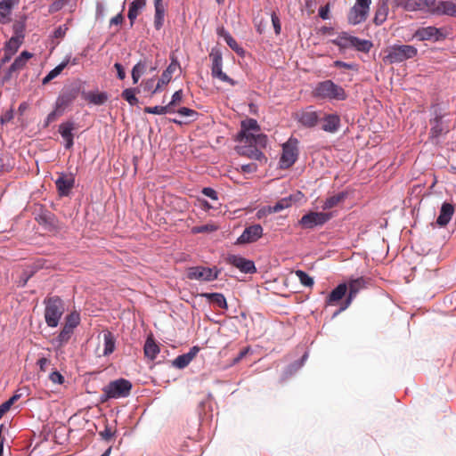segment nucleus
<instances>
[{
    "instance_id": "obj_35",
    "label": "nucleus",
    "mask_w": 456,
    "mask_h": 456,
    "mask_svg": "<svg viewBox=\"0 0 456 456\" xmlns=\"http://www.w3.org/2000/svg\"><path fill=\"white\" fill-rule=\"evenodd\" d=\"M84 98L86 101H87L90 103H93L94 105H102L104 104L108 100V95L106 93H93L88 92L85 94Z\"/></svg>"
},
{
    "instance_id": "obj_56",
    "label": "nucleus",
    "mask_w": 456,
    "mask_h": 456,
    "mask_svg": "<svg viewBox=\"0 0 456 456\" xmlns=\"http://www.w3.org/2000/svg\"><path fill=\"white\" fill-rule=\"evenodd\" d=\"M176 112L182 117L193 118L198 116V113L194 110L186 107L180 108Z\"/></svg>"
},
{
    "instance_id": "obj_1",
    "label": "nucleus",
    "mask_w": 456,
    "mask_h": 456,
    "mask_svg": "<svg viewBox=\"0 0 456 456\" xmlns=\"http://www.w3.org/2000/svg\"><path fill=\"white\" fill-rule=\"evenodd\" d=\"M260 131L256 119L247 118L241 121L240 131L237 140L242 143H256L265 148L267 144V136L264 134H255Z\"/></svg>"
},
{
    "instance_id": "obj_22",
    "label": "nucleus",
    "mask_w": 456,
    "mask_h": 456,
    "mask_svg": "<svg viewBox=\"0 0 456 456\" xmlns=\"http://www.w3.org/2000/svg\"><path fill=\"white\" fill-rule=\"evenodd\" d=\"M347 294V285L346 283L338 284L329 296L326 297V305H336L338 304L340 300H342Z\"/></svg>"
},
{
    "instance_id": "obj_31",
    "label": "nucleus",
    "mask_w": 456,
    "mask_h": 456,
    "mask_svg": "<svg viewBox=\"0 0 456 456\" xmlns=\"http://www.w3.org/2000/svg\"><path fill=\"white\" fill-rule=\"evenodd\" d=\"M155 7L154 27L157 30L160 29L164 24L165 6L162 0H153Z\"/></svg>"
},
{
    "instance_id": "obj_36",
    "label": "nucleus",
    "mask_w": 456,
    "mask_h": 456,
    "mask_svg": "<svg viewBox=\"0 0 456 456\" xmlns=\"http://www.w3.org/2000/svg\"><path fill=\"white\" fill-rule=\"evenodd\" d=\"M438 15L456 17V2L450 0H442L440 4V10Z\"/></svg>"
},
{
    "instance_id": "obj_45",
    "label": "nucleus",
    "mask_w": 456,
    "mask_h": 456,
    "mask_svg": "<svg viewBox=\"0 0 456 456\" xmlns=\"http://www.w3.org/2000/svg\"><path fill=\"white\" fill-rule=\"evenodd\" d=\"M73 331H74L73 329H71L64 324L62 330H61V332L57 338V340H58L60 346L66 344L69 340L71 335L73 334Z\"/></svg>"
},
{
    "instance_id": "obj_29",
    "label": "nucleus",
    "mask_w": 456,
    "mask_h": 456,
    "mask_svg": "<svg viewBox=\"0 0 456 456\" xmlns=\"http://www.w3.org/2000/svg\"><path fill=\"white\" fill-rule=\"evenodd\" d=\"M103 336V351L102 355L108 356L112 354L116 347V338L112 332L110 330H104L102 333Z\"/></svg>"
},
{
    "instance_id": "obj_13",
    "label": "nucleus",
    "mask_w": 456,
    "mask_h": 456,
    "mask_svg": "<svg viewBox=\"0 0 456 456\" xmlns=\"http://www.w3.org/2000/svg\"><path fill=\"white\" fill-rule=\"evenodd\" d=\"M419 41H441L445 38V35L441 28L434 26L419 28L412 36Z\"/></svg>"
},
{
    "instance_id": "obj_28",
    "label": "nucleus",
    "mask_w": 456,
    "mask_h": 456,
    "mask_svg": "<svg viewBox=\"0 0 456 456\" xmlns=\"http://www.w3.org/2000/svg\"><path fill=\"white\" fill-rule=\"evenodd\" d=\"M322 121V129L329 133L337 132L340 126V118L337 114L326 115Z\"/></svg>"
},
{
    "instance_id": "obj_40",
    "label": "nucleus",
    "mask_w": 456,
    "mask_h": 456,
    "mask_svg": "<svg viewBox=\"0 0 456 456\" xmlns=\"http://www.w3.org/2000/svg\"><path fill=\"white\" fill-rule=\"evenodd\" d=\"M145 113L156 114V115H163L167 113H174L175 112V109H170V106H154V107H145Z\"/></svg>"
},
{
    "instance_id": "obj_63",
    "label": "nucleus",
    "mask_w": 456,
    "mask_h": 456,
    "mask_svg": "<svg viewBox=\"0 0 456 456\" xmlns=\"http://www.w3.org/2000/svg\"><path fill=\"white\" fill-rule=\"evenodd\" d=\"M256 169H257V167L255 163H249V164H245V165L241 166V170L244 173H254L256 171Z\"/></svg>"
},
{
    "instance_id": "obj_47",
    "label": "nucleus",
    "mask_w": 456,
    "mask_h": 456,
    "mask_svg": "<svg viewBox=\"0 0 456 456\" xmlns=\"http://www.w3.org/2000/svg\"><path fill=\"white\" fill-rule=\"evenodd\" d=\"M296 275L299 279L302 285L305 287H313L314 286V279L310 277L305 272L302 270L296 271Z\"/></svg>"
},
{
    "instance_id": "obj_6",
    "label": "nucleus",
    "mask_w": 456,
    "mask_h": 456,
    "mask_svg": "<svg viewBox=\"0 0 456 456\" xmlns=\"http://www.w3.org/2000/svg\"><path fill=\"white\" fill-rule=\"evenodd\" d=\"M418 54V49L410 45H395L388 50L386 59L390 63L403 62L414 58Z\"/></svg>"
},
{
    "instance_id": "obj_43",
    "label": "nucleus",
    "mask_w": 456,
    "mask_h": 456,
    "mask_svg": "<svg viewBox=\"0 0 456 456\" xmlns=\"http://www.w3.org/2000/svg\"><path fill=\"white\" fill-rule=\"evenodd\" d=\"M291 206V197L284 198L275 203L273 207L269 208L271 213H278Z\"/></svg>"
},
{
    "instance_id": "obj_8",
    "label": "nucleus",
    "mask_w": 456,
    "mask_h": 456,
    "mask_svg": "<svg viewBox=\"0 0 456 456\" xmlns=\"http://www.w3.org/2000/svg\"><path fill=\"white\" fill-rule=\"evenodd\" d=\"M209 58L212 61L211 65V75L214 78H218L219 80L228 83L231 86L235 85V81L228 77L225 73L222 71L223 66V57L222 53L217 48H212L209 53Z\"/></svg>"
},
{
    "instance_id": "obj_58",
    "label": "nucleus",
    "mask_w": 456,
    "mask_h": 456,
    "mask_svg": "<svg viewBox=\"0 0 456 456\" xmlns=\"http://www.w3.org/2000/svg\"><path fill=\"white\" fill-rule=\"evenodd\" d=\"M271 19H272V23H273L275 34L279 35L281 33V29L280 19L275 12H273L271 14Z\"/></svg>"
},
{
    "instance_id": "obj_16",
    "label": "nucleus",
    "mask_w": 456,
    "mask_h": 456,
    "mask_svg": "<svg viewBox=\"0 0 456 456\" xmlns=\"http://www.w3.org/2000/svg\"><path fill=\"white\" fill-rule=\"evenodd\" d=\"M33 57V53L23 51L12 62V64L8 69L5 76L4 80H9L12 77L14 73L19 72L20 70L23 69L25 66L27 65V62L29 59Z\"/></svg>"
},
{
    "instance_id": "obj_46",
    "label": "nucleus",
    "mask_w": 456,
    "mask_h": 456,
    "mask_svg": "<svg viewBox=\"0 0 456 456\" xmlns=\"http://www.w3.org/2000/svg\"><path fill=\"white\" fill-rule=\"evenodd\" d=\"M146 69V64L144 62L139 61L136 65L134 66L132 69V78L134 84H136L141 76L144 73Z\"/></svg>"
},
{
    "instance_id": "obj_52",
    "label": "nucleus",
    "mask_w": 456,
    "mask_h": 456,
    "mask_svg": "<svg viewBox=\"0 0 456 456\" xmlns=\"http://www.w3.org/2000/svg\"><path fill=\"white\" fill-rule=\"evenodd\" d=\"M69 0H53L52 4L49 6V12L54 13L61 10Z\"/></svg>"
},
{
    "instance_id": "obj_50",
    "label": "nucleus",
    "mask_w": 456,
    "mask_h": 456,
    "mask_svg": "<svg viewBox=\"0 0 456 456\" xmlns=\"http://www.w3.org/2000/svg\"><path fill=\"white\" fill-rule=\"evenodd\" d=\"M191 361L189 359V356H186L184 354H181L179 356H177L174 362H173V365L178 369H183L185 368L186 366L189 365V363L191 362Z\"/></svg>"
},
{
    "instance_id": "obj_48",
    "label": "nucleus",
    "mask_w": 456,
    "mask_h": 456,
    "mask_svg": "<svg viewBox=\"0 0 456 456\" xmlns=\"http://www.w3.org/2000/svg\"><path fill=\"white\" fill-rule=\"evenodd\" d=\"M225 42L229 45V47L233 50L236 53L242 55L244 53V50L237 41L232 37V35H225Z\"/></svg>"
},
{
    "instance_id": "obj_12",
    "label": "nucleus",
    "mask_w": 456,
    "mask_h": 456,
    "mask_svg": "<svg viewBox=\"0 0 456 456\" xmlns=\"http://www.w3.org/2000/svg\"><path fill=\"white\" fill-rule=\"evenodd\" d=\"M365 280L362 277L350 280L348 283H346L347 296L346 297L345 301L342 302L338 311L335 314H338L347 309L352 304L354 298L358 294V292L363 288H365Z\"/></svg>"
},
{
    "instance_id": "obj_26",
    "label": "nucleus",
    "mask_w": 456,
    "mask_h": 456,
    "mask_svg": "<svg viewBox=\"0 0 456 456\" xmlns=\"http://www.w3.org/2000/svg\"><path fill=\"white\" fill-rule=\"evenodd\" d=\"M389 14V3L379 1L377 4L375 14L373 17V23L376 26L382 25L388 18Z\"/></svg>"
},
{
    "instance_id": "obj_7",
    "label": "nucleus",
    "mask_w": 456,
    "mask_h": 456,
    "mask_svg": "<svg viewBox=\"0 0 456 456\" xmlns=\"http://www.w3.org/2000/svg\"><path fill=\"white\" fill-rule=\"evenodd\" d=\"M371 0H356L353 7L347 13V20L349 24L357 25L366 20Z\"/></svg>"
},
{
    "instance_id": "obj_49",
    "label": "nucleus",
    "mask_w": 456,
    "mask_h": 456,
    "mask_svg": "<svg viewBox=\"0 0 456 456\" xmlns=\"http://www.w3.org/2000/svg\"><path fill=\"white\" fill-rule=\"evenodd\" d=\"M79 314L77 313H71L66 316L65 325L74 330L79 324Z\"/></svg>"
},
{
    "instance_id": "obj_54",
    "label": "nucleus",
    "mask_w": 456,
    "mask_h": 456,
    "mask_svg": "<svg viewBox=\"0 0 456 456\" xmlns=\"http://www.w3.org/2000/svg\"><path fill=\"white\" fill-rule=\"evenodd\" d=\"M183 90H178L175 92V94L172 95V100L168 103V106H170V109H174V107L179 105L183 101Z\"/></svg>"
},
{
    "instance_id": "obj_23",
    "label": "nucleus",
    "mask_w": 456,
    "mask_h": 456,
    "mask_svg": "<svg viewBox=\"0 0 456 456\" xmlns=\"http://www.w3.org/2000/svg\"><path fill=\"white\" fill-rule=\"evenodd\" d=\"M20 0L0 1V23L8 24L12 21L11 13L12 8L19 4Z\"/></svg>"
},
{
    "instance_id": "obj_9",
    "label": "nucleus",
    "mask_w": 456,
    "mask_h": 456,
    "mask_svg": "<svg viewBox=\"0 0 456 456\" xmlns=\"http://www.w3.org/2000/svg\"><path fill=\"white\" fill-rule=\"evenodd\" d=\"M331 213L311 211L301 217L299 224L305 229H313L316 226L323 225L331 219Z\"/></svg>"
},
{
    "instance_id": "obj_51",
    "label": "nucleus",
    "mask_w": 456,
    "mask_h": 456,
    "mask_svg": "<svg viewBox=\"0 0 456 456\" xmlns=\"http://www.w3.org/2000/svg\"><path fill=\"white\" fill-rule=\"evenodd\" d=\"M217 230V226L212 224H208L200 226H194L191 229L192 233H203V232H211Z\"/></svg>"
},
{
    "instance_id": "obj_39",
    "label": "nucleus",
    "mask_w": 456,
    "mask_h": 456,
    "mask_svg": "<svg viewBox=\"0 0 456 456\" xmlns=\"http://www.w3.org/2000/svg\"><path fill=\"white\" fill-rule=\"evenodd\" d=\"M68 61H62L58 66H56L53 69H52L44 78H43V85L48 84L52 79L56 77L58 75L61 73V71L65 69L67 66Z\"/></svg>"
},
{
    "instance_id": "obj_21",
    "label": "nucleus",
    "mask_w": 456,
    "mask_h": 456,
    "mask_svg": "<svg viewBox=\"0 0 456 456\" xmlns=\"http://www.w3.org/2000/svg\"><path fill=\"white\" fill-rule=\"evenodd\" d=\"M180 68V64L177 61L173 60L167 68L163 71L156 87L152 90L151 94H155L161 89L163 86L167 85L171 79L174 72Z\"/></svg>"
},
{
    "instance_id": "obj_19",
    "label": "nucleus",
    "mask_w": 456,
    "mask_h": 456,
    "mask_svg": "<svg viewBox=\"0 0 456 456\" xmlns=\"http://www.w3.org/2000/svg\"><path fill=\"white\" fill-rule=\"evenodd\" d=\"M77 91L75 89L63 90L55 102V108L64 113L65 110L75 101Z\"/></svg>"
},
{
    "instance_id": "obj_57",
    "label": "nucleus",
    "mask_w": 456,
    "mask_h": 456,
    "mask_svg": "<svg viewBox=\"0 0 456 456\" xmlns=\"http://www.w3.org/2000/svg\"><path fill=\"white\" fill-rule=\"evenodd\" d=\"M63 113L60 111L57 108L54 107V110L50 112L46 118L45 126H47L50 123H53L57 119L58 117H61Z\"/></svg>"
},
{
    "instance_id": "obj_42",
    "label": "nucleus",
    "mask_w": 456,
    "mask_h": 456,
    "mask_svg": "<svg viewBox=\"0 0 456 456\" xmlns=\"http://www.w3.org/2000/svg\"><path fill=\"white\" fill-rule=\"evenodd\" d=\"M137 89L136 88H127L125 89L121 96L125 99L131 106H134L138 103V99L135 96Z\"/></svg>"
},
{
    "instance_id": "obj_62",
    "label": "nucleus",
    "mask_w": 456,
    "mask_h": 456,
    "mask_svg": "<svg viewBox=\"0 0 456 456\" xmlns=\"http://www.w3.org/2000/svg\"><path fill=\"white\" fill-rule=\"evenodd\" d=\"M50 364V360L42 357L37 361V365L39 366L40 371L45 372L47 369V366Z\"/></svg>"
},
{
    "instance_id": "obj_61",
    "label": "nucleus",
    "mask_w": 456,
    "mask_h": 456,
    "mask_svg": "<svg viewBox=\"0 0 456 456\" xmlns=\"http://www.w3.org/2000/svg\"><path fill=\"white\" fill-rule=\"evenodd\" d=\"M202 193H203L205 196H207V197H208V198H210V199H212V200H216L218 199V198H217V192H216L214 189H212V188H210V187H205V188H203V190H202Z\"/></svg>"
},
{
    "instance_id": "obj_17",
    "label": "nucleus",
    "mask_w": 456,
    "mask_h": 456,
    "mask_svg": "<svg viewBox=\"0 0 456 456\" xmlns=\"http://www.w3.org/2000/svg\"><path fill=\"white\" fill-rule=\"evenodd\" d=\"M227 263L235 266L245 273H253L256 272V266L253 261L248 260L240 256L230 255L227 257Z\"/></svg>"
},
{
    "instance_id": "obj_60",
    "label": "nucleus",
    "mask_w": 456,
    "mask_h": 456,
    "mask_svg": "<svg viewBox=\"0 0 456 456\" xmlns=\"http://www.w3.org/2000/svg\"><path fill=\"white\" fill-rule=\"evenodd\" d=\"M333 66L336 68H343L346 69H356L357 65L354 63H347L341 61H335Z\"/></svg>"
},
{
    "instance_id": "obj_3",
    "label": "nucleus",
    "mask_w": 456,
    "mask_h": 456,
    "mask_svg": "<svg viewBox=\"0 0 456 456\" xmlns=\"http://www.w3.org/2000/svg\"><path fill=\"white\" fill-rule=\"evenodd\" d=\"M314 95L322 99L343 101L346 98L344 88L331 80H325L317 84Z\"/></svg>"
},
{
    "instance_id": "obj_27",
    "label": "nucleus",
    "mask_w": 456,
    "mask_h": 456,
    "mask_svg": "<svg viewBox=\"0 0 456 456\" xmlns=\"http://www.w3.org/2000/svg\"><path fill=\"white\" fill-rule=\"evenodd\" d=\"M75 129V124L72 121L61 123L59 126V132L61 137L65 140V148L70 149L73 146V134L72 131Z\"/></svg>"
},
{
    "instance_id": "obj_44",
    "label": "nucleus",
    "mask_w": 456,
    "mask_h": 456,
    "mask_svg": "<svg viewBox=\"0 0 456 456\" xmlns=\"http://www.w3.org/2000/svg\"><path fill=\"white\" fill-rule=\"evenodd\" d=\"M25 28H26V24H25L24 20L15 21L12 25V30H13V34H14L12 37H15L24 40Z\"/></svg>"
},
{
    "instance_id": "obj_15",
    "label": "nucleus",
    "mask_w": 456,
    "mask_h": 456,
    "mask_svg": "<svg viewBox=\"0 0 456 456\" xmlns=\"http://www.w3.org/2000/svg\"><path fill=\"white\" fill-rule=\"evenodd\" d=\"M258 147L262 148L260 145L256 143H244L243 145L238 146L237 149L240 155L265 163L267 159Z\"/></svg>"
},
{
    "instance_id": "obj_25",
    "label": "nucleus",
    "mask_w": 456,
    "mask_h": 456,
    "mask_svg": "<svg viewBox=\"0 0 456 456\" xmlns=\"http://www.w3.org/2000/svg\"><path fill=\"white\" fill-rule=\"evenodd\" d=\"M454 211H455V209H454L453 205H452L451 203H448V202L443 203L441 209H440L439 216L436 219V224L440 227L446 226L449 224V222L451 221V219L454 214Z\"/></svg>"
},
{
    "instance_id": "obj_55",
    "label": "nucleus",
    "mask_w": 456,
    "mask_h": 456,
    "mask_svg": "<svg viewBox=\"0 0 456 456\" xmlns=\"http://www.w3.org/2000/svg\"><path fill=\"white\" fill-rule=\"evenodd\" d=\"M68 29L69 28L66 24L61 25L54 30L53 37L56 39H61L65 37Z\"/></svg>"
},
{
    "instance_id": "obj_11",
    "label": "nucleus",
    "mask_w": 456,
    "mask_h": 456,
    "mask_svg": "<svg viewBox=\"0 0 456 456\" xmlns=\"http://www.w3.org/2000/svg\"><path fill=\"white\" fill-rule=\"evenodd\" d=\"M298 155L297 140L289 139L282 146V154L280 159L281 167H290L297 160Z\"/></svg>"
},
{
    "instance_id": "obj_32",
    "label": "nucleus",
    "mask_w": 456,
    "mask_h": 456,
    "mask_svg": "<svg viewBox=\"0 0 456 456\" xmlns=\"http://www.w3.org/2000/svg\"><path fill=\"white\" fill-rule=\"evenodd\" d=\"M143 351L145 356L151 360H154L159 354V347L152 337H149L146 339Z\"/></svg>"
},
{
    "instance_id": "obj_59",
    "label": "nucleus",
    "mask_w": 456,
    "mask_h": 456,
    "mask_svg": "<svg viewBox=\"0 0 456 456\" xmlns=\"http://www.w3.org/2000/svg\"><path fill=\"white\" fill-rule=\"evenodd\" d=\"M49 379L54 384H62L64 382V377L59 371H53Z\"/></svg>"
},
{
    "instance_id": "obj_38",
    "label": "nucleus",
    "mask_w": 456,
    "mask_h": 456,
    "mask_svg": "<svg viewBox=\"0 0 456 456\" xmlns=\"http://www.w3.org/2000/svg\"><path fill=\"white\" fill-rule=\"evenodd\" d=\"M23 39L12 37L4 45V51L9 52L10 53L15 54L19 50L20 46L22 45Z\"/></svg>"
},
{
    "instance_id": "obj_10",
    "label": "nucleus",
    "mask_w": 456,
    "mask_h": 456,
    "mask_svg": "<svg viewBox=\"0 0 456 456\" xmlns=\"http://www.w3.org/2000/svg\"><path fill=\"white\" fill-rule=\"evenodd\" d=\"M219 271L214 267L193 266L187 270V278L200 281H212L217 279Z\"/></svg>"
},
{
    "instance_id": "obj_2",
    "label": "nucleus",
    "mask_w": 456,
    "mask_h": 456,
    "mask_svg": "<svg viewBox=\"0 0 456 456\" xmlns=\"http://www.w3.org/2000/svg\"><path fill=\"white\" fill-rule=\"evenodd\" d=\"M132 390V383L125 379H118L110 382L102 388L101 402L105 403L111 398L127 397Z\"/></svg>"
},
{
    "instance_id": "obj_64",
    "label": "nucleus",
    "mask_w": 456,
    "mask_h": 456,
    "mask_svg": "<svg viewBox=\"0 0 456 456\" xmlns=\"http://www.w3.org/2000/svg\"><path fill=\"white\" fill-rule=\"evenodd\" d=\"M329 12H330V6L329 4H326L325 6H322L319 9V16L322 20H328L329 19Z\"/></svg>"
},
{
    "instance_id": "obj_33",
    "label": "nucleus",
    "mask_w": 456,
    "mask_h": 456,
    "mask_svg": "<svg viewBox=\"0 0 456 456\" xmlns=\"http://www.w3.org/2000/svg\"><path fill=\"white\" fill-rule=\"evenodd\" d=\"M346 196H347V194L346 192L342 191V192H339L338 194H335V195H332V196L327 198L325 200V201L323 202L322 208L324 210H326V209H330V208L337 207L338 205H339L341 202H343L346 200Z\"/></svg>"
},
{
    "instance_id": "obj_37",
    "label": "nucleus",
    "mask_w": 456,
    "mask_h": 456,
    "mask_svg": "<svg viewBox=\"0 0 456 456\" xmlns=\"http://www.w3.org/2000/svg\"><path fill=\"white\" fill-rule=\"evenodd\" d=\"M442 0H422V11L438 15Z\"/></svg>"
},
{
    "instance_id": "obj_14",
    "label": "nucleus",
    "mask_w": 456,
    "mask_h": 456,
    "mask_svg": "<svg viewBox=\"0 0 456 456\" xmlns=\"http://www.w3.org/2000/svg\"><path fill=\"white\" fill-rule=\"evenodd\" d=\"M263 235V227L260 224H253L247 227L237 239L236 244L242 245L256 241Z\"/></svg>"
},
{
    "instance_id": "obj_5",
    "label": "nucleus",
    "mask_w": 456,
    "mask_h": 456,
    "mask_svg": "<svg viewBox=\"0 0 456 456\" xmlns=\"http://www.w3.org/2000/svg\"><path fill=\"white\" fill-rule=\"evenodd\" d=\"M333 44L339 48L354 47L362 53H369L373 46L371 41L361 39L347 33H342L337 39L333 40Z\"/></svg>"
},
{
    "instance_id": "obj_53",
    "label": "nucleus",
    "mask_w": 456,
    "mask_h": 456,
    "mask_svg": "<svg viewBox=\"0 0 456 456\" xmlns=\"http://www.w3.org/2000/svg\"><path fill=\"white\" fill-rule=\"evenodd\" d=\"M115 430H112L111 428L106 426L103 431L99 432V436L102 440L109 442L115 436Z\"/></svg>"
},
{
    "instance_id": "obj_20",
    "label": "nucleus",
    "mask_w": 456,
    "mask_h": 456,
    "mask_svg": "<svg viewBox=\"0 0 456 456\" xmlns=\"http://www.w3.org/2000/svg\"><path fill=\"white\" fill-rule=\"evenodd\" d=\"M75 178L72 175L61 174L55 181L56 188L61 196H68L74 187Z\"/></svg>"
},
{
    "instance_id": "obj_18",
    "label": "nucleus",
    "mask_w": 456,
    "mask_h": 456,
    "mask_svg": "<svg viewBox=\"0 0 456 456\" xmlns=\"http://www.w3.org/2000/svg\"><path fill=\"white\" fill-rule=\"evenodd\" d=\"M444 116H436L430 120V135L432 138H438L445 134L450 130V126L447 120H444Z\"/></svg>"
},
{
    "instance_id": "obj_4",
    "label": "nucleus",
    "mask_w": 456,
    "mask_h": 456,
    "mask_svg": "<svg viewBox=\"0 0 456 456\" xmlns=\"http://www.w3.org/2000/svg\"><path fill=\"white\" fill-rule=\"evenodd\" d=\"M45 319L49 327L55 328L58 326L60 319L64 313V305L61 298L58 297H49L45 301Z\"/></svg>"
},
{
    "instance_id": "obj_41",
    "label": "nucleus",
    "mask_w": 456,
    "mask_h": 456,
    "mask_svg": "<svg viewBox=\"0 0 456 456\" xmlns=\"http://www.w3.org/2000/svg\"><path fill=\"white\" fill-rule=\"evenodd\" d=\"M403 9L405 12L422 11V0H404Z\"/></svg>"
},
{
    "instance_id": "obj_30",
    "label": "nucleus",
    "mask_w": 456,
    "mask_h": 456,
    "mask_svg": "<svg viewBox=\"0 0 456 456\" xmlns=\"http://www.w3.org/2000/svg\"><path fill=\"white\" fill-rule=\"evenodd\" d=\"M146 5V0H134L128 9L127 17L130 20L131 26L134 25V22L140 12Z\"/></svg>"
},
{
    "instance_id": "obj_34",
    "label": "nucleus",
    "mask_w": 456,
    "mask_h": 456,
    "mask_svg": "<svg viewBox=\"0 0 456 456\" xmlns=\"http://www.w3.org/2000/svg\"><path fill=\"white\" fill-rule=\"evenodd\" d=\"M200 296L206 297L219 308L227 309L228 307L226 299L221 293H202Z\"/></svg>"
},
{
    "instance_id": "obj_24",
    "label": "nucleus",
    "mask_w": 456,
    "mask_h": 456,
    "mask_svg": "<svg viewBox=\"0 0 456 456\" xmlns=\"http://www.w3.org/2000/svg\"><path fill=\"white\" fill-rule=\"evenodd\" d=\"M297 119L303 126L313 127L317 124L319 116L316 111L308 108L297 113Z\"/></svg>"
}]
</instances>
